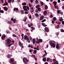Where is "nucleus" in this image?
Wrapping results in <instances>:
<instances>
[{"mask_svg": "<svg viewBox=\"0 0 64 64\" xmlns=\"http://www.w3.org/2000/svg\"><path fill=\"white\" fill-rule=\"evenodd\" d=\"M56 23H57V24H60L61 22H56Z\"/></svg>", "mask_w": 64, "mask_h": 64, "instance_id": "44", "label": "nucleus"}, {"mask_svg": "<svg viewBox=\"0 0 64 64\" xmlns=\"http://www.w3.org/2000/svg\"><path fill=\"white\" fill-rule=\"evenodd\" d=\"M24 13L25 14H28V12L27 11H25L24 12Z\"/></svg>", "mask_w": 64, "mask_h": 64, "instance_id": "45", "label": "nucleus"}, {"mask_svg": "<svg viewBox=\"0 0 64 64\" xmlns=\"http://www.w3.org/2000/svg\"><path fill=\"white\" fill-rule=\"evenodd\" d=\"M35 2H36V4H39V2H38V0H36L35 1Z\"/></svg>", "mask_w": 64, "mask_h": 64, "instance_id": "22", "label": "nucleus"}, {"mask_svg": "<svg viewBox=\"0 0 64 64\" xmlns=\"http://www.w3.org/2000/svg\"><path fill=\"white\" fill-rule=\"evenodd\" d=\"M26 8L27 10H28V11H29V10H30V8H29V7L28 6H26Z\"/></svg>", "mask_w": 64, "mask_h": 64, "instance_id": "30", "label": "nucleus"}, {"mask_svg": "<svg viewBox=\"0 0 64 64\" xmlns=\"http://www.w3.org/2000/svg\"><path fill=\"white\" fill-rule=\"evenodd\" d=\"M60 26H59V25L57 26H56V28L57 29H58V28H59Z\"/></svg>", "mask_w": 64, "mask_h": 64, "instance_id": "52", "label": "nucleus"}, {"mask_svg": "<svg viewBox=\"0 0 64 64\" xmlns=\"http://www.w3.org/2000/svg\"><path fill=\"white\" fill-rule=\"evenodd\" d=\"M42 24L44 27H46V26H47V25H46V24H45V23H42Z\"/></svg>", "mask_w": 64, "mask_h": 64, "instance_id": "18", "label": "nucleus"}, {"mask_svg": "<svg viewBox=\"0 0 64 64\" xmlns=\"http://www.w3.org/2000/svg\"><path fill=\"white\" fill-rule=\"evenodd\" d=\"M35 16H36L37 17H39V14L37 13H36L35 14Z\"/></svg>", "mask_w": 64, "mask_h": 64, "instance_id": "35", "label": "nucleus"}, {"mask_svg": "<svg viewBox=\"0 0 64 64\" xmlns=\"http://www.w3.org/2000/svg\"><path fill=\"white\" fill-rule=\"evenodd\" d=\"M44 16H42L40 17V20H42L43 19H44Z\"/></svg>", "mask_w": 64, "mask_h": 64, "instance_id": "12", "label": "nucleus"}, {"mask_svg": "<svg viewBox=\"0 0 64 64\" xmlns=\"http://www.w3.org/2000/svg\"><path fill=\"white\" fill-rule=\"evenodd\" d=\"M3 35H2V36L1 37L2 39L3 40V41H5V40H6V36L5 34H3Z\"/></svg>", "mask_w": 64, "mask_h": 64, "instance_id": "4", "label": "nucleus"}, {"mask_svg": "<svg viewBox=\"0 0 64 64\" xmlns=\"http://www.w3.org/2000/svg\"><path fill=\"white\" fill-rule=\"evenodd\" d=\"M12 54H8L7 55L6 57L8 58H10L12 56Z\"/></svg>", "mask_w": 64, "mask_h": 64, "instance_id": "14", "label": "nucleus"}, {"mask_svg": "<svg viewBox=\"0 0 64 64\" xmlns=\"http://www.w3.org/2000/svg\"><path fill=\"white\" fill-rule=\"evenodd\" d=\"M36 41H39V39L38 38H36V39H35Z\"/></svg>", "mask_w": 64, "mask_h": 64, "instance_id": "40", "label": "nucleus"}, {"mask_svg": "<svg viewBox=\"0 0 64 64\" xmlns=\"http://www.w3.org/2000/svg\"><path fill=\"white\" fill-rule=\"evenodd\" d=\"M24 11L23 10H21L20 11V12H21V14H24Z\"/></svg>", "mask_w": 64, "mask_h": 64, "instance_id": "32", "label": "nucleus"}, {"mask_svg": "<svg viewBox=\"0 0 64 64\" xmlns=\"http://www.w3.org/2000/svg\"><path fill=\"white\" fill-rule=\"evenodd\" d=\"M23 61L25 63V64H27L28 63V62H29V60L27 59L26 58H24L23 59Z\"/></svg>", "mask_w": 64, "mask_h": 64, "instance_id": "3", "label": "nucleus"}, {"mask_svg": "<svg viewBox=\"0 0 64 64\" xmlns=\"http://www.w3.org/2000/svg\"><path fill=\"white\" fill-rule=\"evenodd\" d=\"M4 9L5 11H7V10H8V8L6 6H5L4 7Z\"/></svg>", "mask_w": 64, "mask_h": 64, "instance_id": "15", "label": "nucleus"}, {"mask_svg": "<svg viewBox=\"0 0 64 64\" xmlns=\"http://www.w3.org/2000/svg\"><path fill=\"white\" fill-rule=\"evenodd\" d=\"M50 58H47V61L48 62V61H50Z\"/></svg>", "mask_w": 64, "mask_h": 64, "instance_id": "41", "label": "nucleus"}, {"mask_svg": "<svg viewBox=\"0 0 64 64\" xmlns=\"http://www.w3.org/2000/svg\"><path fill=\"white\" fill-rule=\"evenodd\" d=\"M40 26H41L40 25H38V28H40Z\"/></svg>", "mask_w": 64, "mask_h": 64, "instance_id": "59", "label": "nucleus"}, {"mask_svg": "<svg viewBox=\"0 0 64 64\" xmlns=\"http://www.w3.org/2000/svg\"><path fill=\"white\" fill-rule=\"evenodd\" d=\"M12 36L14 37H16V35L15 34H12Z\"/></svg>", "mask_w": 64, "mask_h": 64, "instance_id": "37", "label": "nucleus"}, {"mask_svg": "<svg viewBox=\"0 0 64 64\" xmlns=\"http://www.w3.org/2000/svg\"><path fill=\"white\" fill-rule=\"evenodd\" d=\"M31 28L32 30H35V28H34V27H31Z\"/></svg>", "mask_w": 64, "mask_h": 64, "instance_id": "49", "label": "nucleus"}, {"mask_svg": "<svg viewBox=\"0 0 64 64\" xmlns=\"http://www.w3.org/2000/svg\"><path fill=\"white\" fill-rule=\"evenodd\" d=\"M29 18H30V19H32V16H29Z\"/></svg>", "mask_w": 64, "mask_h": 64, "instance_id": "55", "label": "nucleus"}, {"mask_svg": "<svg viewBox=\"0 0 64 64\" xmlns=\"http://www.w3.org/2000/svg\"><path fill=\"white\" fill-rule=\"evenodd\" d=\"M44 64H48V63L47 62H46L44 63Z\"/></svg>", "mask_w": 64, "mask_h": 64, "instance_id": "64", "label": "nucleus"}, {"mask_svg": "<svg viewBox=\"0 0 64 64\" xmlns=\"http://www.w3.org/2000/svg\"><path fill=\"white\" fill-rule=\"evenodd\" d=\"M48 6H47V5H46L44 7V8L45 9L47 10V9H48Z\"/></svg>", "mask_w": 64, "mask_h": 64, "instance_id": "31", "label": "nucleus"}, {"mask_svg": "<svg viewBox=\"0 0 64 64\" xmlns=\"http://www.w3.org/2000/svg\"><path fill=\"white\" fill-rule=\"evenodd\" d=\"M44 52L46 54V55H47V53L46 52V50H44Z\"/></svg>", "mask_w": 64, "mask_h": 64, "instance_id": "53", "label": "nucleus"}, {"mask_svg": "<svg viewBox=\"0 0 64 64\" xmlns=\"http://www.w3.org/2000/svg\"><path fill=\"white\" fill-rule=\"evenodd\" d=\"M8 3H11L12 2V0H8Z\"/></svg>", "mask_w": 64, "mask_h": 64, "instance_id": "42", "label": "nucleus"}, {"mask_svg": "<svg viewBox=\"0 0 64 64\" xmlns=\"http://www.w3.org/2000/svg\"><path fill=\"white\" fill-rule=\"evenodd\" d=\"M14 18L13 17L12 18H11V21H13L14 20Z\"/></svg>", "mask_w": 64, "mask_h": 64, "instance_id": "56", "label": "nucleus"}, {"mask_svg": "<svg viewBox=\"0 0 64 64\" xmlns=\"http://www.w3.org/2000/svg\"><path fill=\"white\" fill-rule=\"evenodd\" d=\"M42 41H43V40L42 39H39L38 40V41H36V43H38L39 44V43L42 42Z\"/></svg>", "mask_w": 64, "mask_h": 64, "instance_id": "6", "label": "nucleus"}, {"mask_svg": "<svg viewBox=\"0 0 64 64\" xmlns=\"http://www.w3.org/2000/svg\"><path fill=\"white\" fill-rule=\"evenodd\" d=\"M50 62H52V60L50 59Z\"/></svg>", "mask_w": 64, "mask_h": 64, "instance_id": "62", "label": "nucleus"}, {"mask_svg": "<svg viewBox=\"0 0 64 64\" xmlns=\"http://www.w3.org/2000/svg\"><path fill=\"white\" fill-rule=\"evenodd\" d=\"M48 30H49L48 28L46 27L44 28V30H45V32H48Z\"/></svg>", "mask_w": 64, "mask_h": 64, "instance_id": "13", "label": "nucleus"}, {"mask_svg": "<svg viewBox=\"0 0 64 64\" xmlns=\"http://www.w3.org/2000/svg\"><path fill=\"white\" fill-rule=\"evenodd\" d=\"M28 6L30 7H32L31 4H28Z\"/></svg>", "mask_w": 64, "mask_h": 64, "instance_id": "51", "label": "nucleus"}, {"mask_svg": "<svg viewBox=\"0 0 64 64\" xmlns=\"http://www.w3.org/2000/svg\"><path fill=\"white\" fill-rule=\"evenodd\" d=\"M62 24H63V25H64V21H62Z\"/></svg>", "mask_w": 64, "mask_h": 64, "instance_id": "58", "label": "nucleus"}, {"mask_svg": "<svg viewBox=\"0 0 64 64\" xmlns=\"http://www.w3.org/2000/svg\"><path fill=\"white\" fill-rule=\"evenodd\" d=\"M16 20H13L12 21L13 22H14V23H16Z\"/></svg>", "mask_w": 64, "mask_h": 64, "instance_id": "57", "label": "nucleus"}, {"mask_svg": "<svg viewBox=\"0 0 64 64\" xmlns=\"http://www.w3.org/2000/svg\"><path fill=\"white\" fill-rule=\"evenodd\" d=\"M28 38V36H27L25 35V36L24 38V39L25 40H26L27 39V38Z\"/></svg>", "mask_w": 64, "mask_h": 64, "instance_id": "27", "label": "nucleus"}, {"mask_svg": "<svg viewBox=\"0 0 64 64\" xmlns=\"http://www.w3.org/2000/svg\"><path fill=\"white\" fill-rule=\"evenodd\" d=\"M39 48V46H38L37 47V50H40Z\"/></svg>", "mask_w": 64, "mask_h": 64, "instance_id": "38", "label": "nucleus"}, {"mask_svg": "<svg viewBox=\"0 0 64 64\" xmlns=\"http://www.w3.org/2000/svg\"><path fill=\"white\" fill-rule=\"evenodd\" d=\"M32 57H33V58H35L36 57V56H35V55L33 54Z\"/></svg>", "mask_w": 64, "mask_h": 64, "instance_id": "54", "label": "nucleus"}, {"mask_svg": "<svg viewBox=\"0 0 64 64\" xmlns=\"http://www.w3.org/2000/svg\"><path fill=\"white\" fill-rule=\"evenodd\" d=\"M50 43V45L52 47H53V48H55V46H56V44H54L53 42H52V41H50L49 42Z\"/></svg>", "mask_w": 64, "mask_h": 64, "instance_id": "2", "label": "nucleus"}, {"mask_svg": "<svg viewBox=\"0 0 64 64\" xmlns=\"http://www.w3.org/2000/svg\"><path fill=\"white\" fill-rule=\"evenodd\" d=\"M31 10V13H32V12H33V11H34V10L33 9V7H32L30 8Z\"/></svg>", "mask_w": 64, "mask_h": 64, "instance_id": "21", "label": "nucleus"}, {"mask_svg": "<svg viewBox=\"0 0 64 64\" xmlns=\"http://www.w3.org/2000/svg\"><path fill=\"white\" fill-rule=\"evenodd\" d=\"M57 12L58 14H61V15H63V12L61 11V10H58L57 11Z\"/></svg>", "mask_w": 64, "mask_h": 64, "instance_id": "8", "label": "nucleus"}, {"mask_svg": "<svg viewBox=\"0 0 64 64\" xmlns=\"http://www.w3.org/2000/svg\"><path fill=\"white\" fill-rule=\"evenodd\" d=\"M52 20L53 21H56V17H54L53 18Z\"/></svg>", "mask_w": 64, "mask_h": 64, "instance_id": "25", "label": "nucleus"}, {"mask_svg": "<svg viewBox=\"0 0 64 64\" xmlns=\"http://www.w3.org/2000/svg\"><path fill=\"white\" fill-rule=\"evenodd\" d=\"M53 15L52 14H51L50 15V18H52L53 17Z\"/></svg>", "mask_w": 64, "mask_h": 64, "instance_id": "50", "label": "nucleus"}, {"mask_svg": "<svg viewBox=\"0 0 64 64\" xmlns=\"http://www.w3.org/2000/svg\"><path fill=\"white\" fill-rule=\"evenodd\" d=\"M10 62H12V63H13L14 62V58H10Z\"/></svg>", "mask_w": 64, "mask_h": 64, "instance_id": "11", "label": "nucleus"}, {"mask_svg": "<svg viewBox=\"0 0 64 64\" xmlns=\"http://www.w3.org/2000/svg\"><path fill=\"white\" fill-rule=\"evenodd\" d=\"M18 44L19 45H20V47H22V46H23V44L21 42H19Z\"/></svg>", "mask_w": 64, "mask_h": 64, "instance_id": "19", "label": "nucleus"}, {"mask_svg": "<svg viewBox=\"0 0 64 64\" xmlns=\"http://www.w3.org/2000/svg\"><path fill=\"white\" fill-rule=\"evenodd\" d=\"M40 7V4H38L37 5H36V8H39Z\"/></svg>", "mask_w": 64, "mask_h": 64, "instance_id": "26", "label": "nucleus"}, {"mask_svg": "<svg viewBox=\"0 0 64 64\" xmlns=\"http://www.w3.org/2000/svg\"><path fill=\"white\" fill-rule=\"evenodd\" d=\"M0 1H1L2 4H3L4 3V0H0Z\"/></svg>", "mask_w": 64, "mask_h": 64, "instance_id": "46", "label": "nucleus"}, {"mask_svg": "<svg viewBox=\"0 0 64 64\" xmlns=\"http://www.w3.org/2000/svg\"><path fill=\"white\" fill-rule=\"evenodd\" d=\"M4 12L3 10H0V13H3Z\"/></svg>", "mask_w": 64, "mask_h": 64, "instance_id": "36", "label": "nucleus"}, {"mask_svg": "<svg viewBox=\"0 0 64 64\" xmlns=\"http://www.w3.org/2000/svg\"><path fill=\"white\" fill-rule=\"evenodd\" d=\"M53 62L54 64H59L57 60H56L55 59H53Z\"/></svg>", "mask_w": 64, "mask_h": 64, "instance_id": "7", "label": "nucleus"}, {"mask_svg": "<svg viewBox=\"0 0 64 64\" xmlns=\"http://www.w3.org/2000/svg\"><path fill=\"white\" fill-rule=\"evenodd\" d=\"M23 8L24 9V11H28L27 9H26V6H23Z\"/></svg>", "mask_w": 64, "mask_h": 64, "instance_id": "10", "label": "nucleus"}, {"mask_svg": "<svg viewBox=\"0 0 64 64\" xmlns=\"http://www.w3.org/2000/svg\"><path fill=\"white\" fill-rule=\"evenodd\" d=\"M36 53H37V50H35L34 51L33 53L35 54H36Z\"/></svg>", "mask_w": 64, "mask_h": 64, "instance_id": "24", "label": "nucleus"}, {"mask_svg": "<svg viewBox=\"0 0 64 64\" xmlns=\"http://www.w3.org/2000/svg\"><path fill=\"white\" fill-rule=\"evenodd\" d=\"M40 4H41V6H43V5L44 4V3H43V2H41Z\"/></svg>", "mask_w": 64, "mask_h": 64, "instance_id": "43", "label": "nucleus"}, {"mask_svg": "<svg viewBox=\"0 0 64 64\" xmlns=\"http://www.w3.org/2000/svg\"><path fill=\"white\" fill-rule=\"evenodd\" d=\"M56 36H58L59 34V33L56 32Z\"/></svg>", "mask_w": 64, "mask_h": 64, "instance_id": "48", "label": "nucleus"}, {"mask_svg": "<svg viewBox=\"0 0 64 64\" xmlns=\"http://www.w3.org/2000/svg\"><path fill=\"white\" fill-rule=\"evenodd\" d=\"M8 22L9 24H12V22H11L8 21Z\"/></svg>", "mask_w": 64, "mask_h": 64, "instance_id": "47", "label": "nucleus"}, {"mask_svg": "<svg viewBox=\"0 0 64 64\" xmlns=\"http://www.w3.org/2000/svg\"><path fill=\"white\" fill-rule=\"evenodd\" d=\"M52 3H54V7H55V8H56V4H57V2L56 1H54Z\"/></svg>", "mask_w": 64, "mask_h": 64, "instance_id": "9", "label": "nucleus"}, {"mask_svg": "<svg viewBox=\"0 0 64 64\" xmlns=\"http://www.w3.org/2000/svg\"><path fill=\"white\" fill-rule=\"evenodd\" d=\"M60 31L61 32H64V30L63 28H61L60 29Z\"/></svg>", "mask_w": 64, "mask_h": 64, "instance_id": "28", "label": "nucleus"}, {"mask_svg": "<svg viewBox=\"0 0 64 64\" xmlns=\"http://www.w3.org/2000/svg\"><path fill=\"white\" fill-rule=\"evenodd\" d=\"M33 51V50L31 49L29 50V52H30V53H31Z\"/></svg>", "mask_w": 64, "mask_h": 64, "instance_id": "34", "label": "nucleus"}, {"mask_svg": "<svg viewBox=\"0 0 64 64\" xmlns=\"http://www.w3.org/2000/svg\"><path fill=\"white\" fill-rule=\"evenodd\" d=\"M58 3H60V0H58Z\"/></svg>", "mask_w": 64, "mask_h": 64, "instance_id": "63", "label": "nucleus"}, {"mask_svg": "<svg viewBox=\"0 0 64 64\" xmlns=\"http://www.w3.org/2000/svg\"><path fill=\"white\" fill-rule=\"evenodd\" d=\"M26 4H27L26 2L23 3L22 4V5L24 6L26 5Z\"/></svg>", "mask_w": 64, "mask_h": 64, "instance_id": "33", "label": "nucleus"}, {"mask_svg": "<svg viewBox=\"0 0 64 64\" xmlns=\"http://www.w3.org/2000/svg\"><path fill=\"white\" fill-rule=\"evenodd\" d=\"M41 8H37V10L38 11H41Z\"/></svg>", "mask_w": 64, "mask_h": 64, "instance_id": "29", "label": "nucleus"}, {"mask_svg": "<svg viewBox=\"0 0 64 64\" xmlns=\"http://www.w3.org/2000/svg\"><path fill=\"white\" fill-rule=\"evenodd\" d=\"M46 21V20L45 19H44L43 20H42L41 21V22H45V21Z\"/></svg>", "mask_w": 64, "mask_h": 64, "instance_id": "39", "label": "nucleus"}, {"mask_svg": "<svg viewBox=\"0 0 64 64\" xmlns=\"http://www.w3.org/2000/svg\"><path fill=\"white\" fill-rule=\"evenodd\" d=\"M33 45H31L30 44H29L28 46V47H29V48H30V47L31 48H33Z\"/></svg>", "mask_w": 64, "mask_h": 64, "instance_id": "16", "label": "nucleus"}, {"mask_svg": "<svg viewBox=\"0 0 64 64\" xmlns=\"http://www.w3.org/2000/svg\"><path fill=\"white\" fill-rule=\"evenodd\" d=\"M7 42H6L5 45L6 47H10L11 46L12 44H10V42H11V40L10 38H8L6 39Z\"/></svg>", "mask_w": 64, "mask_h": 64, "instance_id": "1", "label": "nucleus"}, {"mask_svg": "<svg viewBox=\"0 0 64 64\" xmlns=\"http://www.w3.org/2000/svg\"><path fill=\"white\" fill-rule=\"evenodd\" d=\"M42 60L44 62L46 61V57L43 58H42Z\"/></svg>", "mask_w": 64, "mask_h": 64, "instance_id": "17", "label": "nucleus"}, {"mask_svg": "<svg viewBox=\"0 0 64 64\" xmlns=\"http://www.w3.org/2000/svg\"><path fill=\"white\" fill-rule=\"evenodd\" d=\"M19 9H18V8H14L13 10L14 11H16V13H17L18 12V13H19V10H18Z\"/></svg>", "mask_w": 64, "mask_h": 64, "instance_id": "5", "label": "nucleus"}, {"mask_svg": "<svg viewBox=\"0 0 64 64\" xmlns=\"http://www.w3.org/2000/svg\"><path fill=\"white\" fill-rule=\"evenodd\" d=\"M32 42L33 44H34L35 43V41H33Z\"/></svg>", "mask_w": 64, "mask_h": 64, "instance_id": "61", "label": "nucleus"}, {"mask_svg": "<svg viewBox=\"0 0 64 64\" xmlns=\"http://www.w3.org/2000/svg\"><path fill=\"white\" fill-rule=\"evenodd\" d=\"M47 11L46 10L44 11V15H45V16H46V15H47Z\"/></svg>", "mask_w": 64, "mask_h": 64, "instance_id": "20", "label": "nucleus"}, {"mask_svg": "<svg viewBox=\"0 0 64 64\" xmlns=\"http://www.w3.org/2000/svg\"><path fill=\"white\" fill-rule=\"evenodd\" d=\"M28 26L29 27H31V26L30 25V24H28Z\"/></svg>", "mask_w": 64, "mask_h": 64, "instance_id": "60", "label": "nucleus"}, {"mask_svg": "<svg viewBox=\"0 0 64 64\" xmlns=\"http://www.w3.org/2000/svg\"><path fill=\"white\" fill-rule=\"evenodd\" d=\"M59 47V44H56V49H58V48Z\"/></svg>", "mask_w": 64, "mask_h": 64, "instance_id": "23", "label": "nucleus"}]
</instances>
